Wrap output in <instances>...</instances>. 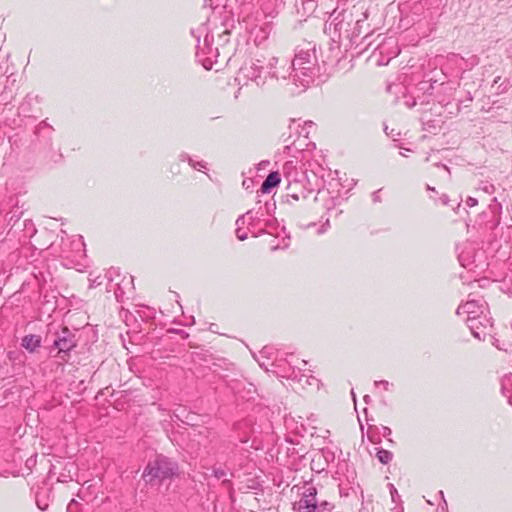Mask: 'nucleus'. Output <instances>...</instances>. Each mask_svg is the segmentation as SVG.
<instances>
[{
	"instance_id": "obj_7",
	"label": "nucleus",
	"mask_w": 512,
	"mask_h": 512,
	"mask_svg": "<svg viewBox=\"0 0 512 512\" xmlns=\"http://www.w3.org/2000/svg\"><path fill=\"white\" fill-rule=\"evenodd\" d=\"M467 204L471 207H474L477 205V199L470 197L467 199Z\"/></svg>"
},
{
	"instance_id": "obj_2",
	"label": "nucleus",
	"mask_w": 512,
	"mask_h": 512,
	"mask_svg": "<svg viewBox=\"0 0 512 512\" xmlns=\"http://www.w3.org/2000/svg\"><path fill=\"white\" fill-rule=\"evenodd\" d=\"M280 181V174L278 172H271L261 186L262 192L268 193L272 188L278 186Z\"/></svg>"
},
{
	"instance_id": "obj_5",
	"label": "nucleus",
	"mask_w": 512,
	"mask_h": 512,
	"mask_svg": "<svg viewBox=\"0 0 512 512\" xmlns=\"http://www.w3.org/2000/svg\"><path fill=\"white\" fill-rule=\"evenodd\" d=\"M376 457L381 463L387 464L391 461L392 454L386 450H380L377 452Z\"/></svg>"
},
{
	"instance_id": "obj_1",
	"label": "nucleus",
	"mask_w": 512,
	"mask_h": 512,
	"mask_svg": "<svg viewBox=\"0 0 512 512\" xmlns=\"http://www.w3.org/2000/svg\"><path fill=\"white\" fill-rule=\"evenodd\" d=\"M63 336L59 337L54 342V346L58 349L57 356L62 361H67L69 356V351L74 348L75 343L72 339V335L70 334L67 328L63 329Z\"/></svg>"
},
{
	"instance_id": "obj_6",
	"label": "nucleus",
	"mask_w": 512,
	"mask_h": 512,
	"mask_svg": "<svg viewBox=\"0 0 512 512\" xmlns=\"http://www.w3.org/2000/svg\"><path fill=\"white\" fill-rule=\"evenodd\" d=\"M145 473H147L148 475H151L153 477H160L162 476L159 472V468H155L154 466H151L149 465L146 469H145Z\"/></svg>"
},
{
	"instance_id": "obj_3",
	"label": "nucleus",
	"mask_w": 512,
	"mask_h": 512,
	"mask_svg": "<svg viewBox=\"0 0 512 512\" xmlns=\"http://www.w3.org/2000/svg\"><path fill=\"white\" fill-rule=\"evenodd\" d=\"M22 345L27 350L34 352L41 345V337L38 335H27L22 340Z\"/></svg>"
},
{
	"instance_id": "obj_4",
	"label": "nucleus",
	"mask_w": 512,
	"mask_h": 512,
	"mask_svg": "<svg viewBox=\"0 0 512 512\" xmlns=\"http://www.w3.org/2000/svg\"><path fill=\"white\" fill-rule=\"evenodd\" d=\"M316 507L317 503L314 493H310V495L305 496V498L300 501V509H305V512H314Z\"/></svg>"
}]
</instances>
